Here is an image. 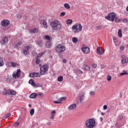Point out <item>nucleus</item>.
I'll return each instance as SVG.
<instances>
[{"mask_svg":"<svg viewBox=\"0 0 128 128\" xmlns=\"http://www.w3.org/2000/svg\"><path fill=\"white\" fill-rule=\"evenodd\" d=\"M50 26L53 30H62V24L58 20H55L50 22Z\"/></svg>","mask_w":128,"mask_h":128,"instance_id":"nucleus-1","label":"nucleus"},{"mask_svg":"<svg viewBox=\"0 0 128 128\" xmlns=\"http://www.w3.org/2000/svg\"><path fill=\"white\" fill-rule=\"evenodd\" d=\"M82 30V26L80 23H76L72 26V32L74 34H78Z\"/></svg>","mask_w":128,"mask_h":128,"instance_id":"nucleus-2","label":"nucleus"},{"mask_svg":"<svg viewBox=\"0 0 128 128\" xmlns=\"http://www.w3.org/2000/svg\"><path fill=\"white\" fill-rule=\"evenodd\" d=\"M66 50V46L60 44L56 45L55 47V50L57 54H62V52H64Z\"/></svg>","mask_w":128,"mask_h":128,"instance_id":"nucleus-3","label":"nucleus"},{"mask_svg":"<svg viewBox=\"0 0 128 128\" xmlns=\"http://www.w3.org/2000/svg\"><path fill=\"white\" fill-rule=\"evenodd\" d=\"M86 126L88 128H94L96 126V120L94 119H88L86 122Z\"/></svg>","mask_w":128,"mask_h":128,"instance_id":"nucleus-4","label":"nucleus"},{"mask_svg":"<svg viewBox=\"0 0 128 128\" xmlns=\"http://www.w3.org/2000/svg\"><path fill=\"white\" fill-rule=\"evenodd\" d=\"M48 66L46 64L42 65L40 68V74L42 76L46 74V72H48Z\"/></svg>","mask_w":128,"mask_h":128,"instance_id":"nucleus-5","label":"nucleus"},{"mask_svg":"<svg viewBox=\"0 0 128 128\" xmlns=\"http://www.w3.org/2000/svg\"><path fill=\"white\" fill-rule=\"evenodd\" d=\"M116 14L114 12H111L108 14V16H105L106 20H112V22H114V18Z\"/></svg>","mask_w":128,"mask_h":128,"instance_id":"nucleus-6","label":"nucleus"},{"mask_svg":"<svg viewBox=\"0 0 128 128\" xmlns=\"http://www.w3.org/2000/svg\"><path fill=\"white\" fill-rule=\"evenodd\" d=\"M20 74H22V70L20 69H18L16 72H14L12 76L13 78L16 80L20 77Z\"/></svg>","mask_w":128,"mask_h":128,"instance_id":"nucleus-7","label":"nucleus"},{"mask_svg":"<svg viewBox=\"0 0 128 128\" xmlns=\"http://www.w3.org/2000/svg\"><path fill=\"white\" fill-rule=\"evenodd\" d=\"M6 66L8 68H16V66H18V64H16V62H10L6 64Z\"/></svg>","mask_w":128,"mask_h":128,"instance_id":"nucleus-8","label":"nucleus"},{"mask_svg":"<svg viewBox=\"0 0 128 128\" xmlns=\"http://www.w3.org/2000/svg\"><path fill=\"white\" fill-rule=\"evenodd\" d=\"M8 24H10V20H4L1 22V26L4 28H6Z\"/></svg>","mask_w":128,"mask_h":128,"instance_id":"nucleus-9","label":"nucleus"},{"mask_svg":"<svg viewBox=\"0 0 128 128\" xmlns=\"http://www.w3.org/2000/svg\"><path fill=\"white\" fill-rule=\"evenodd\" d=\"M84 92H82L79 96V100H80V104H84Z\"/></svg>","mask_w":128,"mask_h":128,"instance_id":"nucleus-10","label":"nucleus"},{"mask_svg":"<svg viewBox=\"0 0 128 128\" xmlns=\"http://www.w3.org/2000/svg\"><path fill=\"white\" fill-rule=\"evenodd\" d=\"M8 42V37L6 36L2 38L0 41V44L2 46H6V44Z\"/></svg>","mask_w":128,"mask_h":128,"instance_id":"nucleus-11","label":"nucleus"},{"mask_svg":"<svg viewBox=\"0 0 128 128\" xmlns=\"http://www.w3.org/2000/svg\"><path fill=\"white\" fill-rule=\"evenodd\" d=\"M82 52H84V54H90V48L88 46H84L81 48Z\"/></svg>","mask_w":128,"mask_h":128,"instance_id":"nucleus-12","label":"nucleus"},{"mask_svg":"<svg viewBox=\"0 0 128 128\" xmlns=\"http://www.w3.org/2000/svg\"><path fill=\"white\" fill-rule=\"evenodd\" d=\"M30 48V46H26L23 50V53L25 56L28 54V50Z\"/></svg>","mask_w":128,"mask_h":128,"instance_id":"nucleus-13","label":"nucleus"},{"mask_svg":"<svg viewBox=\"0 0 128 128\" xmlns=\"http://www.w3.org/2000/svg\"><path fill=\"white\" fill-rule=\"evenodd\" d=\"M76 108V103L70 104L68 107V110H74Z\"/></svg>","mask_w":128,"mask_h":128,"instance_id":"nucleus-14","label":"nucleus"},{"mask_svg":"<svg viewBox=\"0 0 128 128\" xmlns=\"http://www.w3.org/2000/svg\"><path fill=\"white\" fill-rule=\"evenodd\" d=\"M96 52L98 54H102L104 52V50H102V48H98Z\"/></svg>","mask_w":128,"mask_h":128,"instance_id":"nucleus-15","label":"nucleus"},{"mask_svg":"<svg viewBox=\"0 0 128 128\" xmlns=\"http://www.w3.org/2000/svg\"><path fill=\"white\" fill-rule=\"evenodd\" d=\"M82 70H87V72H90V68L88 66L84 64L82 66Z\"/></svg>","mask_w":128,"mask_h":128,"instance_id":"nucleus-16","label":"nucleus"},{"mask_svg":"<svg viewBox=\"0 0 128 128\" xmlns=\"http://www.w3.org/2000/svg\"><path fill=\"white\" fill-rule=\"evenodd\" d=\"M128 57L124 56V58H123L122 60V62L124 64H128Z\"/></svg>","mask_w":128,"mask_h":128,"instance_id":"nucleus-17","label":"nucleus"},{"mask_svg":"<svg viewBox=\"0 0 128 128\" xmlns=\"http://www.w3.org/2000/svg\"><path fill=\"white\" fill-rule=\"evenodd\" d=\"M29 84L32 86H36V84L34 83V80H30L28 82Z\"/></svg>","mask_w":128,"mask_h":128,"instance_id":"nucleus-18","label":"nucleus"},{"mask_svg":"<svg viewBox=\"0 0 128 128\" xmlns=\"http://www.w3.org/2000/svg\"><path fill=\"white\" fill-rule=\"evenodd\" d=\"M42 24H43L44 28H48V24L46 23V20L40 21V24H42Z\"/></svg>","mask_w":128,"mask_h":128,"instance_id":"nucleus-19","label":"nucleus"},{"mask_svg":"<svg viewBox=\"0 0 128 128\" xmlns=\"http://www.w3.org/2000/svg\"><path fill=\"white\" fill-rule=\"evenodd\" d=\"M36 96H38L36 93H32L30 95V98H36Z\"/></svg>","mask_w":128,"mask_h":128,"instance_id":"nucleus-20","label":"nucleus"},{"mask_svg":"<svg viewBox=\"0 0 128 128\" xmlns=\"http://www.w3.org/2000/svg\"><path fill=\"white\" fill-rule=\"evenodd\" d=\"M45 46L46 48H50L52 46V42H46L45 44Z\"/></svg>","mask_w":128,"mask_h":128,"instance_id":"nucleus-21","label":"nucleus"},{"mask_svg":"<svg viewBox=\"0 0 128 128\" xmlns=\"http://www.w3.org/2000/svg\"><path fill=\"white\" fill-rule=\"evenodd\" d=\"M38 32V30L36 28H35L33 30H30V32H31L32 34H36V32Z\"/></svg>","mask_w":128,"mask_h":128,"instance_id":"nucleus-22","label":"nucleus"},{"mask_svg":"<svg viewBox=\"0 0 128 128\" xmlns=\"http://www.w3.org/2000/svg\"><path fill=\"white\" fill-rule=\"evenodd\" d=\"M64 7L65 8H66L67 10H70V4L68 3H65L64 4Z\"/></svg>","mask_w":128,"mask_h":128,"instance_id":"nucleus-23","label":"nucleus"},{"mask_svg":"<svg viewBox=\"0 0 128 128\" xmlns=\"http://www.w3.org/2000/svg\"><path fill=\"white\" fill-rule=\"evenodd\" d=\"M4 64V58H0V66H2Z\"/></svg>","mask_w":128,"mask_h":128,"instance_id":"nucleus-24","label":"nucleus"},{"mask_svg":"<svg viewBox=\"0 0 128 128\" xmlns=\"http://www.w3.org/2000/svg\"><path fill=\"white\" fill-rule=\"evenodd\" d=\"M118 34L119 38H122V30L120 29L118 30Z\"/></svg>","mask_w":128,"mask_h":128,"instance_id":"nucleus-25","label":"nucleus"},{"mask_svg":"<svg viewBox=\"0 0 128 128\" xmlns=\"http://www.w3.org/2000/svg\"><path fill=\"white\" fill-rule=\"evenodd\" d=\"M66 24H72V20L70 19H68L66 20Z\"/></svg>","mask_w":128,"mask_h":128,"instance_id":"nucleus-26","label":"nucleus"},{"mask_svg":"<svg viewBox=\"0 0 128 128\" xmlns=\"http://www.w3.org/2000/svg\"><path fill=\"white\" fill-rule=\"evenodd\" d=\"M126 74H128V72L126 70H124L122 72L120 73V76H124Z\"/></svg>","mask_w":128,"mask_h":128,"instance_id":"nucleus-27","label":"nucleus"},{"mask_svg":"<svg viewBox=\"0 0 128 128\" xmlns=\"http://www.w3.org/2000/svg\"><path fill=\"white\" fill-rule=\"evenodd\" d=\"M46 54L45 52H42V53H40L39 54L37 58H42V56H44V54Z\"/></svg>","mask_w":128,"mask_h":128,"instance_id":"nucleus-28","label":"nucleus"},{"mask_svg":"<svg viewBox=\"0 0 128 128\" xmlns=\"http://www.w3.org/2000/svg\"><path fill=\"white\" fill-rule=\"evenodd\" d=\"M72 40L73 42L76 44V43L78 42V38L74 37L72 38Z\"/></svg>","mask_w":128,"mask_h":128,"instance_id":"nucleus-29","label":"nucleus"},{"mask_svg":"<svg viewBox=\"0 0 128 128\" xmlns=\"http://www.w3.org/2000/svg\"><path fill=\"white\" fill-rule=\"evenodd\" d=\"M66 100V97H65V96L61 97L58 98V100H60V102L62 100Z\"/></svg>","mask_w":128,"mask_h":128,"instance_id":"nucleus-30","label":"nucleus"},{"mask_svg":"<svg viewBox=\"0 0 128 128\" xmlns=\"http://www.w3.org/2000/svg\"><path fill=\"white\" fill-rule=\"evenodd\" d=\"M106 78L108 82H110V80H112V76H110V75H108L106 76Z\"/></svg>","mask_w":128,"mask_h":128,"instance_id":"nucleus-31","label":"nucleus"},{"mask_svg":"<svg viewBox=\"0 0 128 128\" xmlns=\"http://www.w3.org/2000/svg\"><path fill=\"white\" fill-rule=\"evenodd\" d=\"M34 109L32 108L30 110V116H34Z\"/></svg>","mask_w":128,"mask_h":128,"instance_id":"nucleus-32","label":"nucleus"},{"mask_svg":"<svg viewBox=\"0 0 128 128\" xmlns=\"http://www.w3.org/2000/svg\"><path fill=\"white\" fill-rule=\"evenodd\" d=\"M64 80V77H62V76H60L58 78V82H62V80Z\"/></svg>","mask_w":128,"mask_h":128,"instance_id":"nucleus-33","label":"nucleus"},{"mask_svg":"<svg viewBox=\"0 0 128 128\" xmlns=\"http://www.w3.org/2000/svg\"><path fill=\"white\" fill-rule=\"evenodd\" d=\"M36 62L37 64H38L40 62V58H36Z\"/></svg>","mask_w":128,"mask_h":128,"instance_id":"nucleus-34","label":"nucleus"},{"mask_svg":"<svg viewBox=\"0 0 128 128\" xmlns=\"http://www.w3.org/2000/svg\"><path fill=\"white\" fill-rule=\"evenodd\" d=\"M34 76H40V72H34Z\"/></svg>","mask_w":128,"mask_h":128,"instance_id":"nucleus-35","label":"nucleus"},{"mask_svg":"<svg viewBox=\"0 0 128 128\" xmlns=\"http://www.w3.org/2000/svg\"><path fill=\"white\" fill-rule=\"evenodd\" d=\"M12 96H16V92L15 90H11V94Z\"/></svg>","mask_w":128,"mask_h":128,"instance_id":"nucleus-36","label":"nucleus"},{"mask_svg":"<svg viewBox=\"0 0 128 128\" xmlns=\"http://www.w3.org/2000/svg\"><path fill=\"white\" fill-rule=\"evenodd\" d=\"M122 20L118 18V17H115V22H118Z\"/></svg>","mask_w":128,"mask_h":128,"instance_id":"nucleus-37","label":"nucleus"},{"mask_svg":"<svg viewBox=\"0 0 128 128\" xmlns=\"http://www.w3.org/2000/svg\"><path fill=\"white\" fill-rule=\"evenodd\" d=\"M44 38L48 40H50V37L48 35L44 36Z\"/></svg>","mask_w":128,"mask_h":128,"instance_id":"nucleus-38","label":"nucleus"},{"mask_svg":"<svg viewBox=\"0 0 128 128\" xmlns=\"http://www.w3.org/2000/svg\"><path fill=\"white\" fill-rule=\"evenodd\" d=\"M38 44V46H42V41H38V42H37Z\"/></svg>","mask_w":128,"mask_h":128,"instance_id":"nucleus-39","label":"nucleus"},{"mask_svg":"<svg viewBox=\"0 0 128 128\" xmlns=\"http://www.w3.org/2000/svg\"><path fill=\"white\" fill-rule=\"evenodd\" d=\"M22 45V42H19L16 45V48H20V46Z\"/></svg>","mask_w":128,"mask_h":128,"instance_id":"nucleus-40","label":"nucleus"},{"mask_svg":"<svg viewBox=\"0 0 128 128\" xmlns=\"http://www.w3.org/2000/svg\"><path fill=\"white\" fill-rule=\"evenodd\" d=\"M29 76H30V78H34V73H31L30 74Z\"/></svg>","mask_w":128,"mask_h":128,"instance_id":"nucleus-41","label":"nucleus"},{"mask_svg":"<svg viewBox=\"0 0 128 128\" xmlns=\"http://www.w3.org/2000/svg\"><path fill=\"white\" fill-rule=\"evenodd\" d=\"M66 16V12H62L60 14V16Z\"/></svg>","mask_w":128,"mask_h":128,"instance_id":"nucleus-42","label":"nucleus"},{"mask_svg":"<svg viewBox=\"0 0 128 128\" xmlns=\"http://www.w3.org/2000/svg\"><path fill=\"white\" fill-rule=\"evenodd\" d=\"M90 94V96H94V94H95L94 92L91 91Z\"/></svg>","mask_w":128,"mask_h":128,"instance_id":"nucleus-43","label":"nucleus"},{"mask_svg":"<svg viewBox=\"0 0 128 128\" xmlns=\"http://www.w3.org/2000/svg\"><path fill=\"white\" fill-rule=\"evenodd\" d=\"M6 92H7V94H11L12 90H8L6 91Z\"/></svg>","mask_w":128,"mask_h":128,"instance_id":"nucleus-44","label":"nucleus"},{"mask_svg":"<svg viewBox=\"0 0 128 128\" xmlns=\"http://www.w3.org/2000/svg\"><path fill=\"white\" fill-rule=\"evenodd\" d=\"M122 22L124 24H126L128 22V19L124 18L122 20Z\"/></svg>","mask_w":128,"mask_h":128,"instance_id":"nucleus-45","label":"nucleus"},{"mask_svg":"<svg viewBox=\"0 0 128 128\" xmlns=\"http://www.w3.org/2000/svg\"><path fill=\"white\" fill-rule=\"evenodd\" d=\"M96 66H98V65L96 64H94L92 65V67L93 68H96Z\"/></svg>","mask_w":128,"mask_h":128,"instance_id":"nucleus-46","label":"nucleus"},{"mask_svg":"<svg viewBox=\"0 0 128 128\" xmlns=\"http://www.w3.org/2000/svg\"><path fill=\"white\" fill-rule=\"evenodd\" d=\"M9 116H10V114H6L5 116V118H9Z\"/></svg>","mask_w":128,"mask_h":128,"instance_id":"nucleus-47","label":"nucleus"},{"mask_svg":"<svg viewBox=\"0 0 128 128\" xmlns=\"http://www.w3.org/2000/svg\"><path fill=\"white\" fill-rule=\"evenodd\" d=\"M52 115V116H56V110H53L52 112H51Z\"/></svg>","mask_w":128,"mask_h":128,"instance_id":"nucleus-48","label":"nucleus"},{"mask_svg":"<svg viewBox=\"0 0 128 128\" xmlns=\"http://www.w3.org/2000/svg\"><path fill=\"white\" fill-rule=\"evenodd\" d=\"M108 108V106L106 105H104L103 106V110H106Z\"/></svg>","mask_w":128,"mask_h":128,"instance_id":"nucleus-49","label":"nucleus"},{"mask_svg":"<svg viewBox=\"0 0 128 128\" xmlns=\"http://www.w3.org/2000/svg\"><path fill=\"white\" fill-rule=\"evenodd\" d=\"M38 96H40L41 98H42V96H44V94H42V92H40V93H38Z\"/></svg>","mask_w":128,"mask_h":128,"instance_id":"nucleus-50","label":"nucleus"},{"mask_svg":"<svg viewBox=\"0 0 128 128\" xmlns=\"http://www.w3.org/2000/svg\"><path fill=\"white\" fill-rule=\"evenodd\" d=\"M18 124H20V122H16L14 124V126H18Z\"/></svg>","mask_w":128,"mask_h":128,"instance_id":"nucleus-51","label":"nucleus"},{"mask_svg":"<svg viewBox=\"0 0 128 128\" xmlns=\"http://www.w3.org/2000/svg\"><path fill=\"white\" fill-rule=\"evenodd\" d=\"M77 72H78V74H82V70H77Z\"/></svg>","mask_w":128,"mask_h":128,"instance_id":"nucleus-52","label":"nucleus"},{"mask_svg":"<svg viewBox=\"0 0 128 128\" xmlns=\"http://www.w3.org/2000/svg\"><path fill=\"white\" fill-rule=\"evenodd\" d=\"M120 50H124V46H120Z\"/></svg>","mask_w":128,"mask_h":128,"instance_id":"nucleus-53","label":"nucleus"},{"mask_svg":"<svg viewBox=\"0 0 128 128\" xmlns=\"http://www.w3.org/2000/svg\"><path fill=\"white\" fill-rule=\"evenodd\" d=\"M96 29L98 30H102V26H97L96 27Z\"/></svg>","mask_w":128,"mask_h":128,"instance_id":"nucleus-54","label":"nucleus"},{"mask_svg":"<svg viewBox=\"0 0 128 128\" xmlns=\"http://www.w3.org/2000/svg\"><path fill=\"white\" fill-rule=\"evenodd\" d=\"M62 62L64 64H66V59H63L62 60Z\"/></svg>","mask_w":128,"mask_h":128,"instance_id":"nucleus-55","label":"nucleus"},{"mask_svg":"<svg viewBox=\"0 0 128 128\" xmlns=\"http://www.w3.org/2000/svg\"><path fill=\"white\" fill-rule=\"evenodd\" d=\"M54 104H62V102H58V101H54Z\"/></svg>","mask_w":128,"mask_h":128,"instance_id":"nucleus-56","label":"nucleus"},{"mask_svg":"<svg viewBox=\"0 0 128 128\" xmlns=\"http://www.w3.org/2000/svg\"><path fill=\"white\" fill-rule=\"evenodd\" d=\"M114 42H118V40L116 39V38H114Z\"/></svg>","mask_w":128,"mask_h":128,"instance_id":"nucleus-57","label":"nucleus"},{"mask_svg":"<svg viewBox=\"0 0 128 128\" xmlns=\"http://www.w3.org/2000/svg\"><path fill=\"white\" fill-rule=\"evenodd\" d=\"M54 118V115H52L50 117V120H52Z\"/></svg>","mask_w":128,"mask_h":128,"instance_id":"nucleus-58","label":"nucleus"},{"mask_svg":"<svg viewBox=\"0 0 128 128\" xmlns=\"http://www.w3.org/2000/svg\"><path fill=\"white\" fill-rule=\"evenodd\" d=\"M52 124V122H47V126H50Z\"/></svg>","mask_w":128,"mask_h":128,"instance_id":"nucleus-59","label":"nucleus"},{"mask_svg":"<svg viewBox=\"0 0 128 128\" xmlns=\"http://www.w3.org/2000/svg\"><path fill=\"white\" fill-rule=\"evenodd\" d=\"M3 94H4V96H6V94H8V93H7L6 92H4Z\"/></svg>","mask_w":128,"mask_h":128,"instance_id":"nucleus-60","label":"nucleus"},{"mask_svg":"<svg viewBox=\"0 0 128 128\" xmlns=\"http://www.w3.org/2000/svg\"><path fill=\"white\" fill-rule=\"evenodd\" d=\"M100 120H101V122H102L104 118H102V117H100Z\"/></svg>","mask_w":128,"mask_h":128,"instance_id":"nucleus-61","label":"nucleus"},{"mask_svg":"<svg viewBox=\"0 0 128 128\" xmlns=\"http://www.w3.org/2000/svg\"><path fill=\"white\" fill-rule=\"evenodd\" d=\"M17 17L18 18H22V16L20 14H18Z\"/></svg>","mask_w":128,"mask_h":128,"instance_id":"nucleus-62","label":"nucleus"},{"mask_svg":"<svg viewBox=\"0 0 128 128\" xmlns=\"http://www.w3.org/2000/svg\"><path fill=\"white\" fill-rule=\"evenodd\" d=\"M101 114H102V116H104V113L102 112Z\"/></svg>","mask_w":128,"mask_h":128,"instance_id":"nucleus-63","label":"nucleus"},{"mask_svg":"<svg viewBox=\"0 0 128 128\" xmlns=\"http://www.w3.org/2000/svg\"><path fill=\"white\" fill-rule=\"evenodd\" d=\"M126 10H127V12H128V6L126 8Z\"/></svg>","mask_w":128,"mask_h":128,"instance_id":"nucleus-64","label":"nucleus"}]
</instances>
